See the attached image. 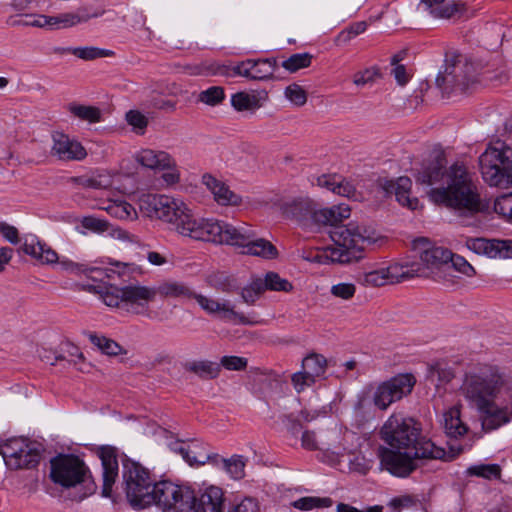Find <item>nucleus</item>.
<instances>
[{"label":"nucleus","instance_id":"obj_17","mask_svg":"<svg viewBox=\"0 0 512 512\" xmlns=\"http://www.w3.org/2000/svg\"><path fill=\"white\" fill-rule=\"evenodd\" d=\"M51 155L61 161H81L87 152L82 144L68 135L56 132L52 135Z\"/></svg>","mask_w":512,"mask_h":512},{"label":"nucleus","instance_id":"obj_11","mask_svg":"<svg viewBox=\"0 0 512 512\" xmlns=\"http://www.w3.org/2000/svg\"><path fill=\"white\" fill-rule=\"evenodd\" d=\"M416 379L412 374H398L380 383L373 392V403L380 410H386L392 403L411 393Z\"/></svg>","mask_w":512,"mask_h":512},{"label":"nucleus","instance_id":"obj_55","mask_svg":"<svg viewBox=\"0 0 512 512\" xmlns=\"http://www.w3.org/2000/svg\"><path fill=\"white\" fill-rule=\"evenodd\" d=\"M248 361L244 357L239 356H223L220 360V367L230 371H242L246 369Z\"/></svg>","mask_w":512,"mask_h":512},{"label":"nucleus","instance_id":"obj_64","mask_svg":"<svg viewBox=\"0 0 512 512\" xmlns=\"http://www.w3.org/2000/svg\"><path fill=\"white\" fill-rule=\"evenodd\" d=\"M163 171L165 172L162 174L161 178L167 186H173L179 183L180 171L174 158L173 165H171L170 167H165Z\"/></svg>","mask_w":512,"mask_h":512},{"label":"nucleus","instance_id":"obj_47","mask_svg":"<svg viewBox=\"0 0 512 512\" xmlns=\"http://www.w3.org/2000/svg\"><path fill=\"white\" fill-rule=\"evenodd\" d=\"M225 98L224 89L220 86H212L203 90L198 95V101L209 106L220 104Z\"/></svg>","mask_w":512,"mask_h":512},{"label":"nucleus","instance_id":"obj_16","mask_svg":"<svg viewBox=\"0 0 512 512\" xmlns=\"http://www.w3.org/2000/svg\"><path fill=\"white\" fill-rule=\"evenodd\" d=\"M124 310L134 314H143L150 302L156 298L154 287L129 284L123 287Z\"/></svg>","mask_w":512,"mask_h":512},{"label":"nucleus","instance_id":"obj_12","mask_svg":"<svg viewBox=\"0 0 512 512\" xmlns=\"http://www.w3.org/2000/svg\"><path fill=\"white\" fill-rule=\"evenodd\" d=\"M82 18L75 13H64L57 16L38 14H19L9 20V25L15 28L35 27L47 30H63L80 23Z\"/></svg>","mask_w":512,"mask_h":512},{"label":"nucleus","instance_id":"obj_21","mask_svg":"<svg viewBox=\"0 0 512 512\" xmlns=\"http://www.w3.org/2000/svg\"><path fill=\"white\" fill-rule=\"evenodd\" d=\"M468 247L476 253L485 254L490 258L512 257V240L476 238L468 242Z\"/></svg>","mask_w":512,"mask_h":512},{"label":"nucleus","instance_id":"obj_6","mask_svg":"<svg viewBox=\"0 0 512 512\" xmlns=\"http://www.w3.org/2000/svg\"><path fill=\"white\" fill-rule=\"evenodd\" d=\"M483 180L490 186L508 188L512 185V147L496 140L479 157Z\"/></svg>","mask_w":512,"mask_h":512},{"label":"nucleus","instance_id":"obj_37","mask_svg":"<svg viewBox=\"0 0 512 512\" xmlns=\"http://www.w3.org/2000/svg\"><path fill=\"white\" fill-rule=\"evenodd\" d=\"M231 105L239 112L255 111L262 106V102L255 94L237 92L231 96Z\"/></svg>","mask_w":512,"mask_h":512},{"label":"nucleus","instance_id":"obj_29","mask_svg":"<svg viewBox=\"0 0 512 512\" xmlns=\"http://www.w3.org/2000/svg\"><path fill=\"white\" fill-rule=\"evenodd\" d=\"M446 0H421V5L432 17L449 19L460 13L464 5L458 2H445Z\"/></svg>","mask_w":512,"mask_h":512},{"label":"nucleus","instance_id":"obj_14","mask_svg":"<svg viewBox=\"0 0 512 512\" xmlns=\"http://www.w3.org/2000/svg\"><path fill=\"white\" fill-rule=\"evenodd\" d=\"M414 249L419 253L418 263L427 268L428 277L434 269L449 266L451 251L447 248L432 245L426 238H419L414 241Z\"/></svg>","mask_w":512,"mask_h":512},{"label":"nucleus","instance_id":"obj_31","mask_svg":"<svg viewBox=\"0 0 512 512\" xmlns=\"http://www.w3.org/2000/svg\"><path fill=\"white\" fill-rule=\"evenodd\" d=\"M156 296L162 298L192 299L194 292L184 283L177 281H164L154 287Z\"/></svg>","mask_w":512,"mask_h":512},{"label":"nucleus","instance_id":"obj_59","mask_svg":"<svg viewBox=\"0 0 512 512\" xmlns=\"http://www.w3.org/2000/svg\"><path fill=\"white\" fill-rule=\"evenodd\" d=\"M291 381H292L294 389L298 393L304 391L306 388H308L316 383L314 381V379H312L307 374H304V371L302 369H301V371L296 372L292 375Z\"/></svg>","mask_w":512,"mask_h":512},{"label":"nucleus","instance_id":"obj_50","mask_svg":"<svg viewBox=\"0 0 512 512\" xmlns=\"http://www.w3.org/2000/svg\"><path fill=\"white\" fill-rule=\"evenodd\" d=\"M380 77L379 69L376 67L366 68L353 75V83L357 87H364L373 84Z\"/></svg>","mask_w":512,"mask_h":512},{"label":"nucleus","instance_id":"obj_46","mask_svg":"<svg viewBox=\"0 0 512 512\" xmlns=\"http://www.w3.org/2000/svg\"><path fill=\"white\" fill-rule=\"evenodd\" d=\"M311 55L308 53H296L284 60L281 66L287 71L293 73L299 69L306 68L311 64Z\"/></svg>","mask_w":512,"mask_h":512},{"label":"nucleus","instance_id":"obj_32","mask_svg":"<svg viewBox=\"0 0 512 512\" xmlns=\"http://www.w3.org/2000/svg\"><path fill=\"white\" fill-rule=\"evenodd\" d=\"M213 465L222 467L233 479L239 480L245 476L246 460L241 455H233L231 458L225 459L215 454Z\"/></svg>","mask_w":512,"mask_h":512},{"label":"nucleus","instance_id":"obj_43","mask_svg":"<svg viewBox=\"0 0 512 512\" xmlns=\"http://www.w3.org/2000/svg\"><path fill=\"white\" fill-rule=\"evenodd\" d=\"M262 286L264 291L272 290V291H283L289 292L293 289V285L276 272H268L265 277L262 279Z\"/></svg>","mask_w":512,"mask_h":512},{"label":"nucleus","instance_id":"obj_2","mask_svg":"<svg viewBox=\"0 0 512 512\" xmlns=\"http://www.w3.org/2000/svg\"><path fill=\"white\" fill-rule=\"evenodd\" d=\"M459 395L475 410L481 429L490 433L512 421V376L505 369L476 363L464 371Z\"/></svg>","mask_w":512,"mask_h":512},{"label":"nucleus","instance_id":"obj_8","mask_svg":"<svg viewBox=\"0 0 512 512\" xmlns=\"http://www.w3.org/2000/svg\"><path fill=\"white\" fill-rule=\"evenodd\" d=\"M149 496L163 512H193V492L186 487L163 480L153 483Z\"/></svg>","mask_w":512,"mask_h":512},{"label":"nucleus","instance_id":"obj_53","mask_svg":"<svg viewBox=\"0 0 512 512\" xmlns=\"http://www.w3.org/2000/svg\"><path fill=\"white\" fill-rule=\"evenodd\" d=\"M286 98L296 106H303L307 101L305 90L298 84H291L286 87L284 92Z\"/></svg>","mask_w":512,"mask_h":512},{"label":"nucleus","instance_id":"obj_63","mask_svg":"<svg viewBox=\"0 0 512 512\" xmlns=\"http://www.w3.org/2000/svg\"><path fill=\"white\" fill-rule=\"evenodd\" d=\"M210 75L222 76V77H235L238 76L236 73V65L229 66L225 64L211 63L209 64Z\"/></svg>","mask_w":512,"mask_h":512},{"label":"nucleus","instance_id":"obj_60","mask_svg":"<svg viewBox=\"0 0 512 512\" xmlns=\"http://www.w3.org/2000/svg\"><path fill=\"white\" fill-rule=\"evenodd\" d=\"M334 194L347 198H354L356 196V187L351 181L339 176Z\"/></svg>","mask_w":512,"mask_h":512},{"label":"nucleus","instance_id":"obj_26","mask_svg":"<svg viewBox=\"0 0 512 512\" xmlns=\"http://www.w3.org/2000/svg\"><path fill=\"white\" fill-rule=\"evenodd\" d=\"M389 284L414 277H428L427 268L417 262L394 263L385 268Z\"/></svg>","mask_w":512,"mask_h":512},{"label":"nucleus","instance_id":"obj_3","mask_svg":"<svg viewBox=\"0 0 512 512\" xmlns=\"http://www.w3.org/2000/svg\"><path fill=\"white\" fill-rule=\"evenodd\" d=\"M141 211L170 225L178 234L194 240L227 244L245 250L255 233L246 225L233 226L214 218H197L185 202L167 195H143Z\"/></svg>","mask_w":512,"mask_h":512},{"label":"nucleus","instance_id":"obj_48","mask_svg":"<svg viewBox=\"0 0 512 512\" xmlns=\"http://www.w3.org/2000/svg\"><path fill=\"white\" fill-rule=\"evenodd\" d=\"M350 455L349 458V468L353 472H357L359 474H367L373 466V461L367 458L362 453H348Z\"/></svg>","mask_w":512,"mask_h":512},{"label":"nucleus","instance_id":"obj_30","mask_svg":"<svg viewBox=\"0 0 512 512\" xmlns=\"http://www.w3.org/2000/svg\"><path fill=\"white\" fill-rule=\"evenodd\" d=\"M443 427L450 438H458L467 434L468 426L461 419V406L454 405L443 413Z\"/></svg>","mask_w":512,"mask_h":512},{"label":"nucleus","instance_id":"obj_19","mask_svg":"<svg viewBox=\"0 0 512 512\" xmlns=\"http://www.w3.org/2000/svg\"><path fill=\"white\" fill-rule=\"evenodd\" d=\"M171 449L180 454L191 466L204 465L208 462L213 464L215 454H211L208 451L207 445L200 441H191L188 444L177 441L171 444Z\"/></svg>","mask_w":512,"mask_h":512},{"label":"nucleus","instance_id":"obj_15","mask_svg":"<svg viewBox=\"0 0 512 512\" xmlns=\"http://www.w3.org/2000/svg\"><path fill=\"white\" fill-rule=\"evenodd\" d=\"M277 68L278 62L274 57L246 59L236 64V73L248 80L265 81L274 76Z\"/></svg>","mask_w":512,"mask_h":512},{"label":"nucleus","instance_id":"obj_18","mask_svg":"<svg viewBox=\"0 0 512 512\" xmlns=\"http://www.w3.org/2000/svg\"><path fill=\"white\" fill-rule=\"evenodd\" d=\"M103 473L102 496L112 498L113 485L118 477V460L116 450L110 446L101 447L99 450Z\"/></svg>","mask_w":512,"mask_h":512},{"label":"nucleus","instance_id":"obj_23","mask_svg":"<svg viewBox=\"0 0 512 512\" xmlns=\"http://www.w3.org/2000/svg\"><path fill=\"white\" fill-rule=\"evenodd\" d=\"M193 512H223L224 493L216 486L207 487L199 496L193 494Z\"/></svg>","mask_w":512,"mask_h":512},{"label":"nucleus","instance_id":"obj_9","mask_svg":"<svg viewBox=\"0 0 512 512\" xmlns=\"http://www.w3.org/2000/svg\"><path fill=\"white\" fill-rule=\"evenodd\" d=\"M0 454L9 469H31L40 461L41 446L24 438H12L0 444Z\"/></svg>","mask_w":512,"mask_h":512},{"label":"nucleus","instance_id":"obj_58","mask_svg":"<svg viewBox=\"0 0 512 512\" xmlns=\"http://www.w3.org/2000/svg\"><path fill=\"white\" fill-rule=\"evenodd\" d=\"M355 292L356 287L352 283H339L331 287V294L344 300L351 299Z\"/></svg>","mask_w":512,"mask_h":512},{"label":"nucleus","instance_id":"obj_34","mask_svg":"<svg viewBox=\"0 0 512 512\" xmlns=\"http://www.w3.org/2000/svg\"><path fill=\"white\" fill-rule=\"evenodd\" d=\"M243 254L261 257L263 259H276L278 257L277 248L268 240L264 238H252L248 243L245 250L241 251Z\"/></svg>","mask_w":512,"mask_h":512},{"label":"nucleus","instance_id":"obj_52","mask_svg":"<svg viewBox=\"0 0 512 512\" xmlns=\"http://www.w3.org/2000/svg\"><path fill=\"white\" fill-rule=\"evenodd\" d=\"M494 210L497 214L512 221V193L497 197L494 201Z\"/></svg>","mask_w":512,"mask_h":512},{"label":"nucleus","instance_id":"obj_33","mask_svg":"<svg viewBox=\"0 0 512 512\" xmlns=\"http://www.w3.org/2000/svg\"><path fill=\"white\" fill-rule=\"evenodd\" d=\"M98 208L120 220H133L137 217L135 208L124 200H108Z\"/></svg>","mask_w":512,"mask_h":512},{"label":"nucleus","instance_id":"obj_4","mask_svg":"<svg viewBox=\"0 0 512 512\" xmlns=\"http://www.w3.org/2000/svg\"><path fill=\"white\" fill-rule=\"evenodd\" d=\"M381 438L389 447H380L382 469L396 477H407L417 469L416 460H444L446 451L422 434L421 424L413 418L392 414L381 429Z\"/></svg>","mask_w":512,"mask_h":512},{"label":"nucleus","instance_id":"obj_35","mask_svg":"<svg viewBox=\"0 0 512 512\" xmlns=\"http://www.w3.org/2000/svg\"><path fill=\"white\" fill-rule=\"evenodd\" d=\"M326 367L327 361L322 355L311 354L302 361L304 374L310 376L315 382L324 378Z\"/></svg>","mask_w":512,"mask_h":512},{"label":"nucleus","instance_id":"obj_25","mask_svg":"<svg viewBox=\"0 0 512 512\" xmlns=\"http://www.w3.org/2000/svg\"><path fill=\"white\" fill-rule=\"evenodd\" d=\"M282 214L299 223H304L311 218L313 220L314 209L313 202L308 198H293L281 203Z\"/></svg>","mask_w":512,"mask_h":512},{"label":"nucleus","instance_id":"obj_45","mask_svg":"<svg viewBox=\"0 0 512 512\" xmlns=\"http://www.w3.org/2000/svg\"><path fill=\"white\" fill-rule=\"evenodd\" d=\"M467 473L485 479H496L500 477L501 468L498 464H478L470 466Z\"/></svg>","mask_w":512,"mask_h":512},{"label":"nucleus","instance_id":"obj_62","mask_svg":"<svg viewBox=\"0 0 512 512\" xmlns=\"http://www.w3.org/2000/svg\"><path fill=\"white\" fill-rule=\"evenodd\" d=\"M227 512H260V508L255 499L247 497L233 505Z\"/></svg>","mask_w":512,"mask_h":512},{"label":"nucleus","instance_id":"obj_40","mask_svg":"<svg viewBox=\"0 0 512 512\" xmlns=\"http://www.w3.org/2000/svg\"><path fill=\"white\" fill-rule=\"evenodd\" d=\"M89 339L91 343L104 354L109 356H117L124 353V349L120 344L110 338L105 337L104 335L90 333Z\"/></svg>","mask_w":512,"mask_h":512},{"label":"nucleus","instance_id":"obj_10","mask_svg":"<svg viewBox=\"0 0 512 512\" xmlns=\"http://www.w3.org/2000/svg\"><path fill=\"white\" fill-rule=\"evenodd\" d=\"M88 468L75 455H58L51 460V479L65 488L85 481Z\"/></svg>","mask_w":512,"mask_h":512},{"label":"nucleus","instance_id":"obj_56","mask_svg":"<svg viewBox=\"0 0 512 512\" xmlns=\"http://www.w3.org/2000/svg\"><path fill=\"white\" fill-rule=\"evenodd\" d=\"M450 266L469 277L475 274V270L472 265L464 257L459 255H453L451 253L448 267Z\"/></svg>","mask_w":512,"mask_h":512},{"label":"nucleus","instance_id":"obj_24","mask_svg":"<svg viewBox=\"0 0 512 512\" xmlns=\"http://www.w3.org/2000/svg\"><path fill=\"white\" fill-rule=\"evenodd\" d=\"M203 184L211 191L215 201L223 206H238L242 202L241 196L233 192L225 183L210 174L202 177Z\"/></svg>","mask_w":512,"mask_h":512},{"label":"nucleus","instance_id":"obj_49","mask_svg":"<svg viewBox=\"0 0 512 512\" xmlns=\"http://www.w3.org/2000/svg\"><path fill=\"white\" fill-rule=\"evenodd\" d=\"M71 54L85 61L95 60L112 54L111 51L97 47H74Z\"/></svg>","mask_w":512,"mask_h":512},{"label":"nucleus","instance_id":"obj_54","mask_svg":"<svg viewBox=\"0 0 512 512\" xmlns=\"http://www.w3.org/2000/svg\"><path fill=\"white\" fill-rule=\"evenodd\" d=\"M81 225L83 228L94 233H103L109 229V223L106 220L94 216L83 217L81 220Z\"/></svg>","mask_w":512,"mask_h":512},{"label":"nucleus","instance_id":"obj_61","mask_svg":"<svg viewBox=\"0 0 512 512\" xmlns=\"http://www.w3.org/2000/svg\"><path fill=\"white\" fill-rule=\"evenodd\" d=\"M87 188L93 189H107L112 186L113 181L108 174H97L87 177Z\"/></svg>","mask_w":512,"mask_h":512},{"label":"nucleus","instance_id":"obj_27","mask_svg":"<svg viewBox=\"0 0 512 512\" xmlns=\"http://www.w3.org/2000/svg\"><path fill=\"white\" fill-rule=\"evenodd\" d=\"M134 158L138 164L151 170H164L173 165V157L162 150L141 149Z\"/></svg>","mask_w":512,"mask_h":512},{"label":"nucleus","instance_id":"obj_13","mask_svg":"<svg viewBox=\"0 0 512 512\" xmlns=\"http://www.w3.org/2000/svg\"><path fill=\"white\" fill-rule=\"evenodd\" d=\"M21 249L25 254L30 255L41 264H57L61 270L72 273L84 271V265L75 263L67 258L60 259L55 250L34 236L26 238Z\"/></svg>","mask_w":512,"mask_h":512},{"label":"nucleus","instance_id":"obj_1","mask_svg":"<svg viewBox=\"0 0 512 512\" xmlns=\"http://www.w3.org/2000/svg\"><path fill=\"white\" fill-rule=\"evenodd\" d=\"M416 182L431 186L428 192L430 201L453 210L465 225H470L471 219L489 209L467 166L459 161L447 166L442 152L435 153L422 164L416 174Z\"/></svg>","mask_w":512,"mask_h":512},{"label":"nucleus","instance_id":"obj_20","mask_svg":"<svg viewBox=\"0 0 512 512\" xmlns=\"http://www.w3.org/2000/svg\"><path fill=\"white\" fill-rule=\"evenodd\" d=\"M192 299H195L198 305L210 315L218 314L225 319H239L240 322L247 323L245 317L235 311L234 305L229 300H216L195 292Z\"/></svg>","mask_w":512,"mask_h":512},{"label":"nucleus","instance_id":"obj_28","mask_svg":"<svg viewBox=\"0 0 512 512\" xmlns=\"http://www.w3.org/2000/svg\"><path fill=\"white\" fill-rule=\"evenodd\" d=\"M464 69L465 65H463L462 59H457L453 64L446 65L444 71L439 72L436 77L437 86L443 89L450 86L466 87Z\"/></svg>","mask_w":512,"mask_h":512},{"label":"nucleus","instance_id":"obj_36","mask_svg":"<svg viewBox=\"0 0 512 512\" xmlns=\"http://www.w3.org/2000/svg\"><path fill=\"white\" fill-rule=\"evenodd\" d=\"M185 369L202 379H214L221 371L219 364L208 360L188 362L185 364Z\"/></svg>","mask_w":512,"mask_h":512},{"label":"nucleus","instance_id":"obj_41","mask_svg":"<svg viewBox=\"0 0 512 512\" xmlns=\"http://www.w3.org/2000/svg\"><path fill=\"white\" fill-rule=\"evenodd\" d=\"M428 378L437 386L445 385L454 378V371L445 363L437 362L429 366Z\"/></svg>","mask_w":512,"mask_h":512},{"label":"nucleus","instance_id":"obj_7","mask_svg":"<svg viewBox=\"0 0 512 512\" xmlns=\"http://www.w3.org/2000/svg\"><path fill=\"white\" fill-rule=\"evenodd\" d=\"M122 477L128 501L134 508H145L151 505L153 497L149 496L153 481L149 471L138 462L126 459L123 461Z\"/></svg>","mask_w":512,"mask_h":512},{"label":"nucleus","instance_id":"obj_42","mask_svg":"<svg viewBox=\"0 0 512 512\" xmlns=\"http://www.w3.org/2000/svg\"><path fill=\"white\" fill-rule=\"evenodd\" d=\"M333 501L329 497L305 496L291 503L292 507L301 511H310L315 508L331 507Z\"/></svg>","mask_w":512,"mask_h":512},{"label":"nucleus","instance_id":"obj_57","mask_svg":"<svg viewBox=\"0 0 512 512\" xmlns=\"http://www.w3.org/2000/svg\"><path fill=\"white\" fill-rule=\"evenodd\" d=\"M126 120L129 125H131L137 133H143L145 128L147 127L148 120L147 118L136 110H131L126 114Z\"/></svg>","mask_w":512,"mask_h":512},{"label":"nucleus","instance_id":"obj_22","mask_svg":"<svg viewBox=\"0 0 512 512\" xmlns=\"http://www.w3.org/2000/svg\"><path fill=\"white\" fill-rule=\"evenodd\" d=\"M381 188L387 195L394 194L396 200L405 207L415 210L418 207V199L410 198L412 182L408 177H399L397 180H380Z\"/></svg>","mask_w":512,"mask_h":512},{"label":"nucleus","instance_id":"obj_39","mask_svg":"<svg viewBox=\"0 0 512 512\" xmlns=\"http://www.w3.org/2000/svg\"><path fill=\"white\" fill-rule=\"evenodd\" d=\"M68 111L78 119L89 123H97L101 120V110L94 106L71 103Z\"/></svg>","mask_w":512,"mask_h":512},{"label":"nucleus","instance_id":"obj_5","mask_svg":"<svg viewBox=\"0 0 512 512\" xmlns=\"http://www.w3.org/2000/svg\"><path fill=\"white\" fill-rule=\"evenodd\" d=\"M350 215V206L343 203L319 209L313 213L314 223L334 227L330 232L334 246L325 250L326 257L330 258L332 262L344 264L359 260L362 257L365 244L372 241L369 230L363 226L355 223L346 226L338 225L348 219Z\"/></svg>","mask_w":512,"mask_h":512},{"label":"nucleus","instance_id":"obj_44","mask_svg":"<svg viewBox=\"0 0 512 512\" xmlns=\"http://www.w3.org/2000/svg\"><path fill=\"white\" fill-rule=\"evenodd\" d=\"M358 282L364 286L379 287L389 284L385 268L372 270L358 276Z\"/></svg>","mask_w":512,"mask_h":512},{"label":"nucleus","instance_id":"obj_51","mask_svg":"<svg viewBox=\"0 0 512 512\" xmlns=\"http://www.w3.org/2000/svg\"><path fill=\"white\" fill-rule=\"evenodd\" d=\"M264 292L261 278H256L252 282L244 287L241 292V296L244 302L247 304H254L258 297Z\"/></svg>","mask_w":512,"mask_h":512},{"label":"nucleus","instance_id":"obj_38","mask_svg":"<svg viewBox=\"0 0 512 512\" xmlns=\"http://www.w3.org/2000/svg\"><path fill=\"white\" fill-rule=\"evenodd\" d=\"M93 288L100 294L101 299L105 305L124 310L123 287H103L98 285L93 286Z\"/></svg>","mask_w":512,"mask_h":512}]
</instances>
